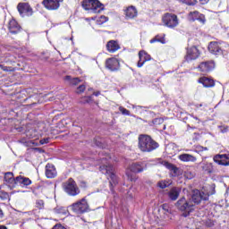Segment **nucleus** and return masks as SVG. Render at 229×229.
<instances>
[{
  "mask_svg": "<svg viewBox=\"0 0 229 229\" xmlns=\"http://www.w3.org/2000/svg\"><path fill=\"white\" fill-rule=\"evenodd\" d=\"M42 4L47 10H58L60 8L59 0H43Z\"/></svg>",
  "mask_w": 229,
  "mask_h": 229,
  "instance_id": "10",
  "label": "nucleus"
},
{
  "mask_svg": "<svg viewBox=\"0 0 229 229\" xmlns=\"http://www.w3.org/2000/svg\"><path fill=\"white\" fill-rule=\"evenodd\" d=\"M0 199H2L3 201H4L5 199H10V194L3 190H0Z\"/></svg>",
  "mask_w": 229,
  "mask_h": 229,
  "instance_id": "34",
  "label": "nucleus"
},
{
  "mask_svg": "<svg viewBox=\"0 0 229 229\" xmlns=\"http://www.w3.org/2000/svg\"><path fill=\"white\" fill-rule=\"evenodd\" d=\"M85 85H81L77 88V94H81V92H85Z\"/></svg>",
  "mask_w": 229,
  "mask_h": 229,
  "instance_id": "41",
  "label": "nucleus"
},
{
  "mask_svg": "<svg viewBox=\"0 0 229 229\" xmlns=\"http://www.w3.org/2000/svg\"><path fill=\"white\" fill-rule=\"evenodd\" d=\"M87 99H88L87 102L90 103V99H92V98L91 97H87Z\"/></svg>",
  "mask_w": 229,
  "mask_h": 229,
  "instance_id": "50",
  "label": "nucleus"
},
{
  "mask_svg": "<svg viewBox=\"0 0 229 229\" xmlns=\"http://www.w3.org/2000/svg\"><path fill=\"white\" fill-rule=\"evenodd\" d=\"M0 69H2V71H5V72L10 71V69L7 66H4L3 64H0Z\"/></svg>",
  "mask_w": 229,
  "mask_h": 229,
  "instance_id": "44",
  "label": "nucleus"
},
{
  "mask_svg": "<svg viewBox=\"0 0 229 229\" xmlns=\"http://www.w3.org/2000/svg\"><path fill=\"white\" fill-rule=\"evenodd\" d=\"M0 229H8L5 225H0Z\"/></svg>",
  "mask_w": 229,
  "mask_h": 229,
  "instance_id": "51",
  "label": "nucleus"
},
{
  "mask_svg": "<svg viewBox=\"0 0 229 229\" xmlns=\"http://www.w3.org/2000/svg\"><path fill=\"white\" fill-rule=\"evenodd\" d=\"M94 0H84L82 1V8H84V10H91L92 8V3Z\"/></svg>",
  "mask_w": 229,
  "mask_h": 229,
  "instance_id": "32",
  "label": "nucleus"
},
{
  "mask_svg": "<svg viewBox=\"0 0 229 229\" xmlns=\"http://www.w3.org/2000/svg\"><path fill=\"white\" fill-rule=\"evenodd\" d=\"M154 42H160L161 44H165V35L164 37L156 36L153 39L150 40V44Z\"/></svg>",
  "mask_w": 229,
  "mask_h": 229,
  "instance_id": "33",
  "label": "nucleus"
},
{
  "mask_svg": "<svg viewBox=\"0 0 229 229\" xmlns=\"http://www.w3.org/2000/svg\"><path fill=\"white\" fill-rule=\"evenodd\" d=\"M71 208L72 212H74L75 214H85V212H89L90 208L89 206V202L87 201V199L83 198L81 200L73 203L71 206Z\"/></svg>",
  "mask_w": 229,
  "mask_h": 229,
  "instance_id": "6",
  "label": "nucleus"
},
{
  "mask_svg": "<svg viewBox=\"0 0 229 229\" xmlns=\"http://www.w3.org/2000/svg\"><path fill=\"white\" fill-rule=\"evenodd\" d=\"M221 131H222V133H226L228 131V127L222 126Z\"/></svg>",
  "mask_w": 229,
  "mask_h": 229,
  "instance_id": "45",
  "label": "nucleus"
},
{
  "mask_svg": "<svg viewBox=\"0 0 229 229\" xmlns=\"http://www.w3.org/2000/svg\"><path fill=\"white\" fill-rule=\"evenodd\" d=\"M106 49L109 53H115V51H119V49H121V47L117 41L110 40L106 44Z\"/></svg>",
  "mask_w": 229,
  "mask_h": 229,
  "instance_id": "20",
  "label": "nucleus"
},
{
  "mask_svg": "<svg viewBox=\"0 0 229 229\" xmlns=\"http://www.w3.org/2000/svg\"><path fill=\"white\" fill-rule=\"evenodd\" d=\"M180 3H183L184 4H188L189 6H194L196 4V0H179Z\"/></svg>",
  "mask_w": 229,
  "mask_h": 229,
  "instance_id": "36",
  "label": "nucleus"
},
{
  "mask_svg": "<svg viewBox=\"0 0 229 229\" xmlns=\"http://www.w3.org/2000/svg\"><path fill=\"white\" fill-rule=\"evenodd\" d=\"M63 189L69 196H78L80 194V188L76 184V181L72 178L68 179L63 184Z\"/></svg>",
  "mask_w": 229,
  "mask_h": 229,
  "instance_id": "5",
  "label": "nucleus"
},
{
  "mask_svg": "<svg viewBox=\"0 0 229 229\" xmlns=\"http://www.w3.org/2000/svg\"><path fill=\"white\" fill-rule=\"evenodd\" d=\"M17 10L21 17H31L33 15V8L28 3H19Z\"/></svg>",
  "mask_w": 229,
  "mask_h": 229,
  "instance_id": "7",
  "label": "nucleus"
},
{
  "mask_svg": "<svg viewBox=\"0 0 229 229\" xmlns=\"http://www.w3.org/2000/svg\"><path fill=\"white\" fill-rule=\"evenodd\" d=\"M168 185L169 184L165 181H161L158 182V187H160V189H165Z\"/></svg>",
  "mask_w": 229,
  "mask_h": 229,
  "instance_id": "39",
  "label": "nucleus"
},
{
  "mask_svg": "<svg viewBox=\"0 0 229 229\" xmlns=\"http://www.w3.org/2000/svg\"><path fill=\"white\" fill-rule=\"evenodd\" d=\"M138 13H139L137 12V8H135L133 5H131L124 10V15L126 19H135Z\"/></svg>",
  "mask_w": 229,
  "mask_h": 229,
  "instance_id": "18",
  "label": "nucleus"
},
{
  "mask_svg": "<svg viewBox=\"0 0 229 229\" xmlns=\"http://www.w3.org/2000/svg\"><path fill=\"white\" fill-rule=\"evenodd\" d=\"M64 80H65V81H69L70 85H73V86L78 85L80 83V81H81L80 80V78H73L72 79V77H71L69 75L65 76Z\"/></svg>",
  "mask_w": 229,
  "mask_h": 229,
  "instance_id": "29",
  "label": "nucleus"
},
{
  "mask_svg": "<svg viewBox=\"0 0 229 229\" xmlns=\"http://www.w3.org/2000/svg\"><path fill=\"white\" fill-rule=\"evenodd\" d=\"M36 207L37 208H39V209L44 208V200L42 199L36 200Z\"/></svg>",
  "mask_w": 229,
  "mask_h": 229,
  "instance_id": "37",
  "label": "nucleus"
},
{
  "mask_svg": "<svg viewBox=\"0 0 229 229\" xmlns=\"http://www.w3.org/2000/svg\"><path fill=\"white\" fill-rule=\"evenodd\" d=\"M189 21H199L202 22V24H205V15L199 13V12H191L188 15Z\"/></svg>",
  "mask_w": 229,
  "mask_h": 229,
  "instance_id": "14",
  "label": "nucleus"
},
{
  "mask_svg": "<svg viewBox=\"0 0 229 229\" xmlns=\"http://www.w3.org/2000/svg\"><path fill=\"white\" fill-rule=\"evenodd\" d=\"M126 175H127L129 182H135V180H137L135 178V175L130 174L129 172L126 173Z\"/></svg>",
  "mask_w": 229,
  "mask_h": 229,
  "instance_id": "40",
  "label": "nucleus"
},
{
  "mask_svg": "<svg viewBox=\"0 0 229 229\" xmlns=\"http://www.w3.org/2000/svg\"><path fill=\"white\" fill-rule=\"evenodd\" d=\"M208 148L207 147H205V148L202 147V151H208Z\"/></svg>",
  "mask_w": 229,
  "mask_h": 229,
  "instance_id": "52",
  "label": "nucleus"
},
{
  "mask_svg": "<svg viewBox=\"0 0 229 229\" xmlns=\"http://www.w3.org/2000/svg\"><path fill=\"white\" fill-rule=\"evenodd\" d=\"M4 182H6L8 187L10 189H14L17 185V178H13V173L7 172L4 174Z\"/></svg>",
  "mask_w": 229,
  "mask_h": 229,
  "instance_id": "11",
  "label": "nucleus"
},
{
  "mask_svg": "<svg viewBox=\"0 0 229 229\" xmlns=\"http://www.w3.org/2000/svg\"><path fill=\"white\" fill-rule=\"evenodd\" d=\"M8 30L13 35H17L21 31V25L15 20H11L8 24Z\"/></svg>",
  "mask_w": 229,
  "mask_h": 229,
  "instance_id": "15",
  "label": "nucleus"
},
{
  "mask_svg": "<svg viewBox=\"0 0 229 229\" xmlns=\"http://www.w3.org/2000/svg\"><path fill=\"white\" fill-rule=\"evenodd\" d=\"M159 212L164 214L163 216H161L163 219H167L171 214V208H169V205L163 204L159 209Z\"/></svg>",
  "mask_w": 229,
  "mask_h": 229,
  "instance_id": "27",
  "label": "nucleus"
},
{
  "mask_svg": "<svg viewBox=\"0 0 229 229\" xmlns=\"http://www.w3.org/2000/svg\"><path fill=\"white\" fill-rule=\"evenodd\" d=\"M90 10L93 13H101V12L104 10L103 4H101L98 0H93Z\"/></svg>",
  "mask_w": 229,
  "mask_h": 229,
  "instance_id": "21",
  "label": "nucleus"
},
{
  "mask_svg": "<svg viewBox=\"0 0 229 229\" xmlns=\"http://www.w3.org/2000/svg\"><path fill=\"white\" fill-rule=\"evenodd\" d=\"M139 57L140 60L138 62V67H142L145 62H149V60H151V55H149L144 50L139 52Z\"/></svg>",
  "mask_w": 229,
  "mask_h": 229,
  "instance_id": "16",
  "label": "nucleus"
},
{
  "mask_svg": "<svg viewBox=\"0 0 229 229\" xmlns=\"http://www.w3.org/2000/svg\"><path fill=\"white\" fill-rule=\"evenodd\" d=\"M213 160L216 164H218V165H229V157H227L226 154L216 155Z\"/></svg>",
  "mask_w": 229,
  "mask_h": 229,
  "instance_id": "13",
  "label": "nucleus"
},
{
  "mask_svg": "<svg viewBox=\"0 0 229 229\" xmlns=\"http://www.w3.org/2000/svg\"><path fill=\"white\" fill-rule=\"evenodd\" d=\"M210 0H199V3L202 4H207Z\"/></svg>",
  "mask_w": 229,
  "mask_h": 229,
  "instance_id": "48",
  "label": "nucleus"
},
{
  "mask_svg": "<svg viewBox=\"0 0 229 229\" xmlns=\"http://www.w3.org/2000/svg\"><path fill=\"white\" fill-rule=\"evenodd\" d=\"M52 229H67V228H65V226L62 225L61 224H57L54 225Z\"/></svg>",
  "mask_w": 229,
  "mask_h": 229,
  "instance_id": "43",
  "label": "nucleus"
},
{
  "mask_svg": "<svg viewBox=\"0 0 229 229\" xmlns=\"http://www.w3.org/2000/svg\"><path fill=\"white\" fill-rule=\"evenodd\" d=\"M119 110H120L121 114H123V115H130V110H128L123 106H120Z\"/></svg>",
  "mask_w": 229,
  "mask_h": 229,
  "instance_id": "38",
  "label": "nucleus"
},
{
  "mask_svg": "<svg viewBox=\"0 0 229 229\" xmlns=\"http://www.w3.org/2000/svg\"><path fill=\"white\" fill-rule=\"evenodd\" d=\"M99 94H101V92L97 91V92H94V93H93V96H99Z\"/></svg>",
  "mask_w": 229,
  "mask_h": 229,
  "instance_id": "49",
  "label": "nucleus"
},
{
  "mask_svg": "<svg viewBox=\"0 0 229 229\" xmlns=\"http://www.w3.org/2000/svg\"><path fill=\"white\" fill-rule=\"evenodd\" d=\"M208 49L211 55H215L216 56L219 55H223V49L221 48V44L216 41H212L209 43Z\"/></svg>",
  "mask_w": 229,
  "mask_h": 229,
  "instance_id": "8",
  "label": "nucleus"
},
{
  "mask_svg": "<svg viewBox=\"0 0 229 229\" xmlns=\"http://www.w3.org/2000/svg\"><path fill=\"white\" fill-rule=\"evenodd\" d=\"M184 176L188 180H192V178H194L195 174H194V172H191L190 170H187L184 172Z\"/></svg>",
  "mask_w": 229,
  "mask_h": 229,
  "instance_id": "35",
  "label": "nucleus"
},
{
  "mask_svg": "<svg viewBox=\"0 0 229 229\" xmlns=\"http://www.w3.org/2000/svg\"><path fill=\"white\" fill-rule=\"evenodd\" d=\"M46 176L47 178H55L56 176V168L51 164L46 165Z\"/></svg>",
  "mask_w": 229,
  "mask_h": 229,
  "instance_id": "22",
  "label": "nucleus"
},
{
  "mask_svg": "<svg viewBox=\"0 0 229 229\" xmlns=\"http://www.w3.org/2000/svg\"><path fill=\"white\" fill-rule=\"evenodd\" d=\"M146 167L144 166V164L142 163H133L131 166H130V171L131 173H142V171H144Z\"/></svg>",
  "mask_w": 229,
  "mask_h": 229,
  "instance_id": "23",
  "label": "nucleus"
},
{
  "mask_svg": "<svg viewBox=\"0 0 229 229\" xmlns=\"http://www.w3.org/2000/svg\"><path fill=\"white\" fill-rule=\"evenodd\" d=\"M179 196H180V189H178V188H172L168 191V198L172 201H176L178 199Z\"/></svg>",
  "mask_w": 229,
  "mask_h": 229,
  "instance_id": "26",
  "label": "nucleus"
},
{
  "mask_svg": "<svg viewBox=\"0 0 229 229\" xmlns=\"http://www.w3.org/2000/svg\"><path fill=\"white\" fill-rule=\"evenodd\" d=\"M202 170L206 173H214V165L212 163H203Z\"/></svg>",
  "mask_w": 229,
  "mask_h": 229,
  "instance_id": "31",
  "label": "nucleus"
},
{
  "mask_svg": "<svg viewBox=\"0 0 229 229\" xmlns=\"http://www.w3.org/2000/svg\"><path fill=\"white\" fill-rule=\"evenodd\" d=\"M100 19L103 21V22H106V21H108L106 16H101Z\"/></svg>",
  "mask_w": 229,
  "mask_h": 229,
  "instance_id": "47",
  "label": "nucleus"
},
{
  "mask_svg": "<svg viewBox=\"0 0 229 229\" xmlns=\"http://www.w3.org/2000/svg\"><path fill=\"white\" fill-rule=\"evenodd\" d=\"M199 83H202L204 87H214V80L207 78V77H201L199 79Z\"/></svg>",
  "mask_w": 229,
  "mask_h": 229,
  "instance_id": "28",
  "label": "nucleus"
},
{
  "mask_svg": "<svg viewBox=\"0 0 229 229\" xmlns=\"http://www.w3.org/2000/svg\"><path fill=\"white\" fill-rule=\"evenodd\" d=\"M214 67H216V64L212 61L204 62L199 65V69L201 71V72H208L212 71Z\"/></svg>",
  "mask_w": 229,
  "mask_h": 229,
  "instance_id": "17",
  "label": "nucleus"
},
{
  "mask_svg": "<svg viewBox=\"0 0 229 229\" xmlns=\"http://www.w3.org/2000/svg\"><path fill=\"white\" fill-rule=\"evenodd\" d=\"M178 158L181 162H196L198 160L196 157L191 154H181Z\"/></svg>",
  "mask_w": 229,
  "mask_h": 229,
  "instance_id": "25",
  "label": "nucleus"
},
{
  "mask_svg": "<svg viewBox=\"0 0 229 229\" xmlns=\"http://www.w3.org/2000/svg\"><path fill=\"white\" fill-rule=\"evenodd\" d=\"M138 147L143 153H150L158 148V143L155 141L149 135L140 134L138 138Z\"/></svg>",
  "mask_w": 229,
  "mask_h": 229,
  "instance_id": "1",
  "label": "nucleus"
},
{
  "mask_svg": "<svg viewBox=\"0 0 229 229\" xmlns=\"http://www.w3.org/2000/svg\"><path fill=\"white\" fill-rule=\"evenodd\" d=\"M199 56V50H198V47H191L188 49L187 55H186V60L187 62H191V60H196Z\"/></svg>",
  "mask_w": 229,
  "mask_h": 229,
  "instance_id": "12",
  "label": "nucleus"
},
{
  "mask_svg": "<svg viewBox=\"0 0 229 229\" xmlns=\"http://www.w3.org/2000/svg\"><path fill=\"white\" fill-rule=\"evenodd\" d=\"M106 67L109 69V71H119L121 64L117 58L112 57L106 61Z\"/></svg>",
  "mask_w": 229,
  "mask_h": 229,
  "instance_id": "9",
  "label": "nucleus"
},
{
  "mask_svg": "<svg viewBox=\"0 0 229 229\" xmlns=\"http://www.w3.org/2000/svg\"><path fill=\"white\" fill-rule=\"evenodd\" d=\"M164 166L166 167L167 169H170V171H173L174 174H178V171H180L178 167L174 166L173 164L166 161L164 162Z\"/></svg>",
  "mask_w": 229,
  "mask_h": 229,
  "instance_id": "30",
  "label": "nucleus"
},
{
  "mask_svg": "<svg viewBox=\"0 0 229 229\" xmlns=\"http://www.w3.org/2000/svg\"><path fill=\"white\" fill-rule=\"evenodd\" d=\"M201 199H207V198L203 197V192L199 191V190L194 191L191 199L192 203L198 205L201 203Z\"/></svg>",
  "mask_w": 229,
  "mask_h": 229,
  "instance_id": "19",
  "label": "nucleus"
},
{
  "mask_svg": "<svg viewBox=\"0 0 229 229\" xmlns=\"http://www.w3.org/2000/svg\"><path fill=\"white\" fill-rule=\"evenodd\" d=\"M110 157L107 155L106 157H102V165H100V171L103 174H107L110 178L111 185H115L117 183V176L114 173V166L110 165L108 160H110Z\"/></svg>",
  "mask_w": 229,
  "mask_h": 229,
  "instance_id": "3",
  "label": "nucleus"
},
{
  "mask_svg": "<svg viewBox=\"0 0 229 229\" xmlns=\"http://www.w3.org/2000/svg\"><path fill=\"white\" fill-rule=\"evenodd\" d=\"M81 184H82L84 187H87V183L81 182Z\"/></svg>",
  "mask_w": 229,
  "mask_h": 229,
  "instance_id": "53",
  "label": "nucleus"
},
{
  "mask_svg": "<svg viewBox=\"0 0 229 229\" xmlns=\"http://www.w3.org/2000/svg\"><path fill=\"white\" fill-rule=\"evenodd\" d=\"M162 22L165 26H166V28L174 30V28H176L178 24H180V20L178 19V16L176 14L165 13L162 16Z\"/></svg>",
  "mask_w": 229,
  "mask_h": 229,
  "instance_id": "4",
  "label": "nucleus"
},
{
  "mask_svg": "<svg viewBox=\"0 0 229 229\" xmlns=\"http://www.w3.org/2000/svg\"><path fill=\"white\" fill-rule=\"evenodd\" d=\"M175 207H177L178 210L182 213L184 217L191 215V212H194V208L196 206L192 203L191 199H185V197L181 198L176 203Z\"/></svg>",
  "mask_w": 229,
  "mask_h": 229,
  "instance_id": "2",
  "label": "nucleus"
},
{
  "mask_svg": "<svg viewBox=\"0 0 229 229\" xmlns=\"http://www.w3.org/2000/svg\"><path fill=\"white\" fill-rule=\"evenodd\" d=\"M27 137H29V139H35V135L31 134L30 131L27 132Z\"/></svg>",
  "mask_w": 229,
  "mask_h": 229,
  "instance_id": "46",
  "label": "nucleus"
},
{
  "mask_svg": "<svg viewBox=\"0 0 229 229\" xmlns=\"http://www.w3.org/2000/svg\"><path fill=\"white\" fill-rule=\"evenodd\" d=\"M40 144L44 145V144H49V138H44L42 140H40Z\"/></svg>",
  "mask_w": 229,
  "mask_h": 229,
  "instance_id": "42",
  "label": "nucleus"
},
{
  "mask_svg": "<svg viewBox=\"0 0 229 229\" xmlns=\"http://www.w3.org/2000/svg\"><path fill=\"white\" fill-rule=\"evenodd\" d=\"M16 183H19L22 187H28V185H31V181L28 177L19 175L16 177Z\"/></svg>",
  "mask_w": 229,
  "mask_h": 229,
  "instance_id": "24",
  "label": "nucleus"
}]
</instances>
